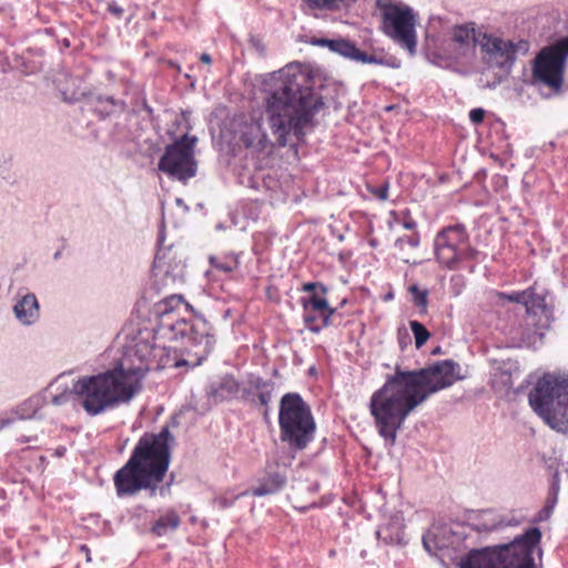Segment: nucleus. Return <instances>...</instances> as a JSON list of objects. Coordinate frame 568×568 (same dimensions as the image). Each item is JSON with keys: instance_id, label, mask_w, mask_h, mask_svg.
Masks as SVG:
<instances>
[{"instance_id": "dca6fc26", "label": "nucleus", "mask_w": 568, "mask_h": 568, "mask_svg": "<svg viewBox=\"0 0 568 568\" xmlns=\"http://www.w3.org/2000/svg\"><path fill=\"white\" fill-rule=\"evenodd\" d=\"M485 30L486 27H478L473 21L448 27L447 49L443 57L452 62L466 58L475 47H479V39Z\"/></svg>"}, {"instance_id": "37998d69", "label": "nucleus", "mask_w": 568, "mask_h": 568, "mask_svg": "<svg viewBox=\"0 0 568 568\" xmlns=\"http://www.w3.org/2000/svg\"><path fill=\"white\" fill-rule=\"evenodd\" d=\"M403 226L404 229L406 230H415L416 226H417V223L415 222V220H413L412 217L409 219H406L404 222H403Z\"/></svg>"}, {"instance_id": "a878e982", "label": "nucleus", "mask_w": 568, "mask_h": 568, "mask_svg": "<svg viewBox=\"0 0 568 568\" xmlns=\"http://www.w3.org/2000/svg\"><path fill=\"white\" fill-rule=\"evenodd\" d=\"M240 182L256 191L270 192V200L275 199L280 187L278 181L271 173L257 172L250 176L242 175Z\"/></svg>"}, {"instance_id": "393cba45", "label": "nucleus", "mask_w": 568, "mask_h": 568, "mask_svg": "<svg viewBox=\"0 0 568 568\" xmlns=\"http://www.w3.org/2000/svg\"><path fill=\"white\" fill-rule=\"evenodd\" d=\"M496 296L498 303L511 302L523 304L526 308V313L535 312L536 308L546 304L545 297L536 294L531 288L521 292L497 293Z\"/></svg>"}, {"instance_id": "c03bdc74", "label": "nucleus", "mask_w": 568, "mask_h": 568, "mask_svg": "<svg viewBox=\"0 0 568 568\" xmlns=\"http://www.w3.org/2000/svg\"><path fill=\"white\" fill-rule=\"evenodd\" d=\"M376 195L381 200H386L387 199V187L385 186V187L378 189L376 192Z\"/></svg>"}, {"instance_id": "9b49d317", "label": "nucleus", "mask_w": 568, "mask_h": 568, "mask_svg": "<svg viewBox=\"0 0 568 568\" xmlns=\"http://www.w3.org/2000/svg\"><path fill=\"white\" fill-rule=\"evenodd\" d=\"M438 262L449 270L468 260H474L477 251L470 245L469 235L462 224L450 225L437 233L434 242Z\"/></svg>"}, {"instance_id": "f257e3e1", "label": "nucleus", "mask_w": 568, "mask_h": 568, "mask_svg": "<svg viewBox=\"0 0 568 568\" xmlns=\"http://www.w3.org/2000/svg\"><path fill=\"white\" fill-rule=\"evenodd\" d=\"M151 332L142 333L124 346L113 368L84 375L72 382V392L89 416H98L119 404L130 402L153 365H161L165 347L154 343Z\"/></svg>"}, {"instance_id": "c756f323", "label": "nucleus", "mask_w": 568, "mask_h": 568, "mask_svg": "<svg viewBox=\"0 0 568 568\" xmlns=\"http://www.w3.org/2000/svg\"><path fill=\"white\" fill-rule=\"evenodd\" d=\"M211 265L225 274H230L239 267V258L237 256L231 254L226 256H211L210 257Z\"/></svg>"}, {"instance_id": "9d476101", "label": "nucleus", "mask_w": 568, "mask_h": 568, "mask_svg": "<svg viewBox=\"0 0 568 568\" xmlns=\"http://www.w3.org/2000/svg\"><path fill=\"white\" fill-rule=\"evenodd\" d=\"M568 58V37L540 50L532 61L531 84L558 93L562 85V69Z\"/></svg>"}, {"instance_id": "ea45409f", "label": "nucleus", "mask_w": 568, "mask_h": 568, "mask_svg": "<svg viewBox=\"0 0 568 568\" xmlns=\"http://www.w3.org/2000/svg\"><path fill=\"white\" fill-rule=\"evenodd\" d=\"M559 490H560L559 480H558L557 476H555V478L550 485V488H549L548 497H556V500H558Z\"/></svg>"}, {"instance_id": "8fccbe9b", "label": "nucleus", "mask_w": 568, "mask_h": 568, "mask_svg": "<svg viewBox=\"0 0 568 568\" xmlns=\"http://www.w3.org/2000/svg\"><path fill=\"white\" fill-rule=\"evenodd\" d=\"M59 255H60V253H59V252H57V253L54 254V258H58V257H59Z\"/></svg>"}, {"instance_id": "a18cd8bd", "label": "nucleus", "mask_w": 568, "mask_h": 568, "mask_svg": "<svg viewBox=\"0 0 568 568\" xmlns=\"http://www.w3.org/2000/svg\"><path fill=\"white\" fill-rule=\"evenodd\" d=\"M201 61L209 64L211 63V55L209 53H202L200 57Z\"/></svg>"}, {"instance_id": "4c0bfd02", "label": "nucleus", "mask_w": 568, "mask_h": 568, "mask_svg": "<svg viewBox=\"0 0 568 568\" xmlns=\"http://www.w3.org/2000/svg\"><path fill=\"white\" fill-rule=\"evenodd\" d=\"M302 290L304 292H313V293H315L316 290H320L323 295H325L327 292L326 286H324L323 284H320V283H314V282L305 283L303 285Z\"/></svg>"}, {"instance_id": "a19ab883", "label": "nucleus", "mask_w": 568, "mask_h": 568, "mask_svg": "<svg viewBox=\"0 0 568 568\" xmlns=\"http://www.w3.org/2000/svg\"><path fill=\"white\" fill-rule=\"evenodd\" d=\"M501 526V521H498V523H493L490 525L488 524H481L478 526V530L480 531H491V530H497L499 527Z\"/></svg>"}, {"instance_id": "f3484780", "label": "nucleus", "mask_w": 568, "mask_h": 568, "mask_svg": "<svg viewBox=\"0 0 568 568\" xmlns=\"http://www.w3.org/2000/svg\"><path fill=\"white\" fill-rule=\"evenodd\" d=\"M464 539L448 524H434L423 535V546L433 556L452 557L460 550Z\"/></svg>"}, {"instance_id": "a211bd4d", "label": "nucleus", "mask_w": 568, "mask_h": 568, "mask_svg": "<svg viewBox=\"0 0 568 568\" xmlns=\"http://www.w3.org/2000/svg\"><path fill=\"white\" fill-rule=\"evenodd\" d=\"M153 275L158 284L173 287L184 278V264L171 247L160 248L154 258Z\"/></svg>"}, {"instance_id": "aec40b11", "label": "nucleus", "mask_w": 568, "mask_h": 568, "mask_svg": "<svg viewBox=\"0 0 568 568\" xmlns=\"http://www.w3.org/2000/svg\"><path fill=\"white\" fill-rule=\"evenodd\" d=\"M458 568H501V545L471 549L457 562Z\"/></svg>"}, {"instance_id": "79ce46f5", "label": "nucleus", "mask_w": 568, "mask_h": 568, "mask_svg": "<svg viewBox=\"0 0 568 568\" xmlns=\"http://www.w3.org/2000/svg\"><path fill=\"white\" fill-rule=\"evenodd\" d=\"M109 11L116 17H120L123 13L122 7H120L115 2L109 4Z\"/></svg>"}, {"instance_id": "de8ad7c7", "label": "nucleus", "mask_w": 568, "mask_h": 568, "mask_svg": "<svg viewBox=\"0 0 568 568\" xmlns=\"http://www.w3.org/2000/svg\"><path fill=\"white\" fill-rule=\"evenodd\" d=\"M175 203H176L179 206L183 207V210H184L185 212L187 211V206L184 204V202H183V200H182V199H180V197L175 199Z\"/></svg>"}, {"instance_id": "f704fd0d", "label": "nucleus", "mask_w": 568, "mask_h": 568, "mask_svg": "<svg viewBox=\"0 0 568 568\" xmlns=\"http://www.w3.org/2000/svg\"><path fill=\"white\" fill-rule=\"evenodd\" d=\"M557 501L558 500H556V497H547L544 508L537 515V520L545 521V520L549 519L555 509Z\"/></svg>"}, {"instance_id": "1a4fd4ad", "label": "nucleus", "mask_w": 568, "mask_h": 568, "mask_svg": "<svg viewBox=\"0 0 568 568\" xmlns=\"http://www.w3.org/2000/svg\"><path fill=\"white\" fill-rule=\"evenodd\" d=\"M529 50V41L505 38L487 28L479 39L480 62L485 69L498 74V83L510 74L517 59L526 55Z\"/></svg>"}, {"instance_id": "473e14b6", "label": "nucleus", "mask_w": 568, "mask_h": 568, "mask_svg": "<svg viewBox=\"0 0 568 568\" xmlns=\"http://www.w3.org/2000/svg\"><path fill=\"white\" fill-rule=\"evenodd\" d=\"M409 326L415 337L416 347H422L429 338V332L417 321H410Z\"/></svg>"}, {"instance_id": "39448f33", "label": "nucleus", "mask_w": 568, "mask_h": 568, "mask_svg": "<svg viewBox=\"0 0 568 568\" xmlns=\"http://www.w3.org/2000/svg\"><path fill=\"white\" fill-rule=\"evenodd\" d=\"M191 310V305L182 295L172 294L161 300L153 307L158 321L154 332L161 339L181 341L187 355L183 364L197 366L213 351L215 338L211 334L209 323L202 316L192 323L186 320L185 314Z\"/></svg>"}, {"instance_id": "c9c22d12", "label": "nucleus", "mask_w": 568, "mask_h": 568, "mask_svg": "<svg viewBox=\"0 0 568 568\" xmlns=\"http://www.w3.org/2000/svg\"><path fill=\"white\" fill-rule=\"evenodd\" d=\"M419 242H420L419 235L416 233L410 236H402V237L397 239L395 242V247L399 251H403L404 246L407 244L410 247L415 248L419 245Z\"/></svg>"}, {"instance_id": "0eeeda50", "label": "nucleus", "mask_w": 568, "mask_h": 568, "mask_svg": "<svg viewBox=\"0 0 568 568\" xmlns=\"http://www.w3.org/2000/svg\"><path fill=\"white\" fill-rule=\"evenodd\" d=\"M373 16L381 31L399 47L415 54L417 47L418 13L400 0H375Z\"/></svg>"}, {"instance_id": "5701e85b", "label": "nucleus", "mask_w": 568, "mask_h": 568, "mask_svg": "<svg viewBox=\"0 0 568 568\" xmlns=\"http://www.w3.org/2000/svg\"><path fill=\"white\" fill-rule=\"evenodd\" d=\"M242 389L233 376L224 375L209 385L206 395L211 403L219 404L233 398H242Z\"/></svg>"}, {"instance_id": "b1692460", "label": "nucleus", "mask_w": 568, "mask_h": 568, "mask_svg": "<svg viewBox=\"0 0 568 568\" xmlns=\"http://www.w3.org/2000/svg\"><path fill=\"white\" fill-rule=\"evenodd\" d=\"M285 469H273L272 465H267L266 473L257 480V485L251 489V494L255 497L273 495L278 493L286 485Z\"/></svg>"}, {"instance_id": "f8f14e48", "label": "nucleus", "mask_w": 568, "mask_h": 568, "mask_svg": "<svg viewBox=\"0 0 568 568\" xmlns=\"http://www.w3.org/2000/svg\"><path fill=\"white\" fill-rule=\"evenodd\" d=\"M539 528H529L510 544L501 545V568H538L542 551Z\"/></svg>"}, {"instance_id": "e433bc0d", "label": "nucleus", "mask_w": 568, "mask_h": 568, "mask_svg": "<svg viewBox=\"0 0 568 568\" xmlns=\"http://www.w3.org/2000/svg\"><path fill=\"white\" fill-rule=\"evenodd\" d=\"M72 396H74V394L71 388L70 390H64L61 394L54 395L51 402L55 406H63L70 402Z\"/></svg>"}, {"instance_id": "2eb2a0df", "label": "nucleus", "mask_w": 568, "mask_h": 568, "mask_svg": "<svg viewBox=\"0 0 568 568\" xmlns=\"http://www.w3.org/2000/svg\"><path fill=\"white\" fill-rule=\"evenodd\" d=\"M551 312L546 304L535 312L526 313L523 322L509 331L514 342L520 346L538 347L542 344L546 332L550 328Z\"/></svg>"}, {"instance_id": "f03ea898", "label": "nucleus", "mask_w": 568, "mask_h": 568, "mask_svg": "<svg viewBox=\"0 0 568 568\" xmlns=\"http://www.w3.org/2000/svg\"><path fill=\"white\" fill-rule=\"evenodd\" d=\"M458 364L450 359L406 371L396 365L393 375L373 393L369 410L379 435L394 445L408 415L433 394L450 387L458 378Z\"/></svg>"}, {"instance_id": "09e8293b", "label": "nucleus", "mask_w": 568, "mask_h": 568, "mask_svg": "<svg viewBox=\"0 0 568 568\" xmlns=\"http://www.w3.org/2000/svg\"><path fill=\"white\" fill-rule=\"evenodd\" d=\"M400 258L405 262V263H409V258L405 257L404 255L400 256Z\"/></svg>"}, {"instance_id": "412c9836", "label": "nucleus", "mask_w": 568, "mask_h": 568, "mask_svg": "<svg viewBox=\"0 0 568 568\" xmlns=\"http://www.w3.org/2000/svg\"><path fill=\"white\" fill-rule=\"evenodd\" d=\"M274 389L275 384L272 381H265L258 375L251 374L242 389V399L253 405L258 403L262 406H267L272 400Z\"/></svg>"}, {"instance_id": "6ab92c4d", "label": "nucleus", "mask_w": 568, "mask_h": 568, "mask_svg": "<svg viewBox=\"0 0 568 568\" xmlns=\"http://www.w3.org/2000/svg\"><path fill=\"white\" fill-rule=\"evenodd\" d=\"M239 140L257 159H264L273 152L274 144L258 119L243 122L239 131Z\"/></svg>"}, {"instance_id": "58836bf2", "label": "nucleus", "mask_w": 568, "mask_h": 568, "mask_svg": "<svg viewBox=\"0 0 568 568\" xmlns=\"http://www.w3.org/2000/svg\"><path fill=\"white\" fill-rule=\"evenodd\" d=\"M484 116H485V111L480 108L473 109L469 112V119L474 124H478V123L483 122Z\"/></svg>"}, {"instance_id": "4468645a", "label": "nucleus", "mask_w": 568, "mask_h": 568, "mask_svg": "<svg viewBox=\"0 0 568 568\" xmlns=\"http://www.w3.org/2000/svg\"><path fill=\"white\" fill-rule=\"evenodd\" d=\"M312 44L325 47L329 51L357 63L385 65L392 69H398L400 67V61L396 57L384 54L383 51H374L372 53L364 52L354 42L347 39L314 38Z\"/></svg>"}, {"instance_id": "6e6552de", "label": "nucleus", "mask_w": 568, "mask_h": 568, "mask_svg": "<svg viewBox=\"0 0 568 568\" xmlns=\"http://www.w3.org/2000/svg\"><path fill=\"white\" fill-rule=\"evenodd\" d=\"M529 404L557 432L568 428V378L546 375L529 393Z\"/></svg>"}, {"instance_id": "20e7f679", "label": "nucleus", "mask_w": 568, "mask_h": 568, "mask_svg": "<svg viewBox=\"0 0 568 568\" xmlns=\"http://www.w3.org/2000/svg\"><path fill=\"white\" fill-rule=\"evenodd\" d=\"M171 442L173 436L166 427L140 438L129 460L114 474L118 497H131L141 490H149L150 496L156 494L170 465Z\"/></svg>"}, {"instance_id": "423d86ee", "label": "nucleus", "mask_w": 568, "mask_h": 568, "mask_svg": "<svg viewBox=\"0 0 568 568\" xmlns=\"http://www.w3.org/2000/svg\"><path fill=\"white\" fill-rule=\"evenodd\" d=\"M280 438L293 450H302L314 439L316 423L311 407L297 393L285 394L280 403Z\"/></svg>"}, {"instance_id": "2f4dec72", "label": "nucleus", "mask_w": 568, "mask_h": 568, "mask_svg": "<svg viewBox=\"0 0 568 568\" xmlns=\"http://www.w3.org/2000/svg\"><path fill=\"white\" fill-rule=\"evenodd\" d=\"M413 296V302L416 307L419 308L420 313H426L428 306V291L422 290L418 285L413 284L408 288Z\"/></svg>"}, {"instance_id": "ddd939ff", "label": "nucleus", "mask_w": 568, "mask_h": 568, "mask_svg": "<svg viewBox=\"0 0 568 568\" xmlns=\"http://www.w3.org/2000/svg\"><path fill=\"white\" fill-rule=\"evenodd\" d=\"M197 139L185 134L165 148L159 161V170L180 181H186L196 173L194 146Z\"/></svg>"}, {"instance_id": "4be33fe9", "label": "nucleus", "mask_w": 568, "mask_h": 568, "mask_svg": "<svg viewBox=\"0 0 568 568\" xmlns=\"http://www.w3.org/2000/svg\"><path fill=\"white\" fill-rule=\"evenodd\" d=\"M12 312L21 325L36 324L40 318V304L36 294L27 292L18 295Z\"/></svg>"}, {"instance_id": "7ed1b4c3", "label": "nucleus", "mask_w": 568, "mask_h": 568, "mask_svg": "<svg viewBox=\"0 0 568 568\" xmlns=\"http://www.w3.org/2000/svg\"><path fill=\"white\" fill-rule=\"evenodd\" d=\"M301 74L286 67L268 75L264 82L265 111L268 125L278 146L291 138L301 140L304 129L323 106L322 98L298 82Z\"/></svg>"}, {"instance_id": "49530a36", "label": "nucleus", "mask_w": 568, "mask_h": 568, "mask_svg": "<svg viewBox=\"0 0 568 568\" xmlns=\"http://www.w3.org/2000/svg\"><path fill=\"white\" fill-rule=\"evenodd\" d=\"M443 21H444V19L440 17H433L430 23H432V27L434 28L436 23L442 24Z\"/></svg>"}, {"instance_id": "bb28decb", "label": "nucleus", "mask_w": 568, "mask_h": 568, "mask_svg": "<svg viewBox=\"0 0 568 568\" xmlns=\"http://www.w3.org/2000/svg\"><path fill=\"white\" fill-rule=\"evenodd\" d=\"M302 305L304 311L318 313L321 326H329L332 324V316L335 313V308L331 307L327 300L317 292L313 293L308 298H303Z\"/></svg>"}, {"instance_id": "72a5a7b5", "label": "nucleus", "mask_w": 568, "mask_h": 568, "mask_svg": "<svg viewBox=\"0 0 568 568\" xmlns=\"http://www.w3.org/2000/svg\"><path fill=\"white\" fill-rule=\"evenodd\" d=\"M304 323L308 331L314 334H318L326 326H321V320L318 317V313L313 311H304Z\"/></svg>"}, {"instance_id": "7c9ffc66", "label": "nucleus", "mask_w": 568, "mask_h": 568, "mask_svg": "<svg viewBox=\"0 0 568 568\" xmlns=\"http://www.w3.org/2000/svg\"><path fill=\"white\" fill-rule=\"evenodd\" d=\"M116 108H123V103L116 101L113 97L97 98L94 109L101 116L111 114Z\"/></svg>"}, {"instance_id": "cd10ccee", "label": "nucleus", "mask_w": 568, "mask_h": 568, "mask_svg": "<svg viewBox=\"0 0 568 568\" xmlns=\"http://www.w3.org/2000/svg\"><path fill=\"white\" fill-rule=\"evenodd\" d=\"M301 2L312 11L336 12L351 8L357 0H301Z\"/></svg>"}, {"instance_id": "c85d7f7f", "label": "nucleus", "mask_w": 568, "mask_h": 568, "mask_svg": "<svg viewBox=\"0 0 568 568\" xmlns=\"http://www.w3.org/2000/svg\"><path fill=\"white\" fill-rule=\"evenodd\" d=\"M180 525L179 515L170 510L161 516L152 526V531L158 536H164L170 531L175 530Z\"/></svg>"}]
</instances>
